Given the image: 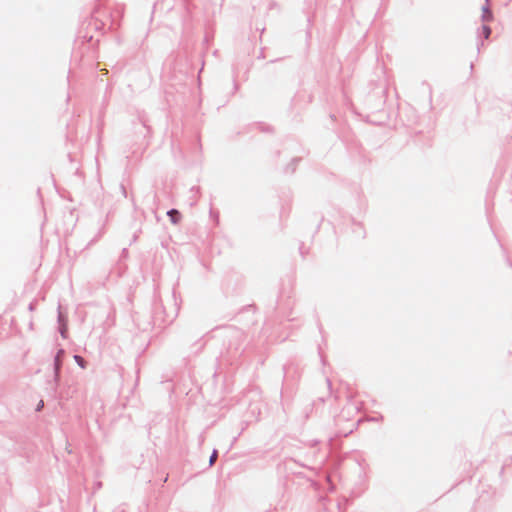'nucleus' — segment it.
<instances>
[{
    "mask_svg": "<svg viewBox=\"0 0 512 512\" xmlns=\"http://www.w3.org/2000/svg\"><path fill=\"white\" fill-rule=\"evenodd\" d=\"M64 353L63 349H60L57 354L54 357V372H55V379L57 380L59 377V370L61 366L60 357Z\"/></svg>",
    "mask_w": 512,
    "mask_h": 512,
    "instance_id": "nucleus-1",
    "label": "nucleus"
},
{
    "mask_svg": "<svg viewBox=\"0 0 512 512\" xmlns=\"http://www.w3.org/2000/svg\"><path fill=\"white\" fill-rule=\"evenodd\" d=\"M492 13L491 11L489 10V7L488 6H483L482 7V20L483 21H490L492 19Z\"/></svg>",
    "mask_w": 512,
    "mask_h": 512,
    "instance_id": "nucleus-2",
    "label": "nucleus"
},
{
    "mask_svg": "<svg viewBox=\"0 0 512 512\" xmlns=\"http://www.w3.org/2000/svg\"><path fill=\"white\" fill-rule=\"evenodd\" d=\"M167 215L170 217V220L173 224H176L178 222V215L179 212L176 209H171L167 212Z\"/></svg>",
    "mask_w": 512,
    "mask_h": 512,
    "instance_id": "nucleus-3",
    "label": "nucleus"
},
{
    "mask_svg": "<svg viewBox=\"0 0 512 512\" xmlns=\"http://www.w3.org/2000/svg\"><path fill=\"white\" fill-rule=\"evenodd\" d=\"M74 360H75V362L77 363V365L79 367L85 368V361H84V359L81 356L75 355L74 356Z\"/></svg>",
    "mask_w": 512,
    "mask_h": 512,
    "instance_id": "nucleus-4",
    "label": "nucleus"
},
{
    "mask_svg": "<svg viewBox=\"0 0 512 512\" xmlns=\"http://www.w3.org/2000/svg\"><path fill=\"white\" fill-rule=\"evenodd\" d=\"M482 31H483L484 37L487 39L490 36V33H491L490 27L487 26V25H483L482 26Z\"/></svg>",
    "mask_w": 512,
    "mask_h": 512,
    "instance_id": "nucleus-5",
    "label": "nucleus"
},
{
    "mask_svg": "<svg viewBox=\"0 0 512 512\" xmlns=\"http://www.w3.org/2000/svg\"><path fill=\"white\" fill-rule=\"evenodd\" d=\"M216 456H217V452H216V450H214V451H213V453H212V455H211V456H210V458H209V465H210V466L214 464L215 459H216Z\"/></svg>",
    "mask_w": 512,
    "mask_h": 512,
    "instance_id": "nucleus-6",
    "label": "nucleus"
},
{
    "mask_svg": "<svg viewBox=\"0 0 512 512\" xmlns=\"http://www.w3.org/2000/svg\"><path fill=\"white\" fill-rule=\"evenodd\" d=\"M65 329H66L65 325H62V327L60 328V334L63 338H65Z\"/></svg>",
    "mask_w": 512,
    "mask_h": 512,
    "instance_id": "nucleus-7",
    "label": "nucleus"
},
{
    "mask_svg": "<svg viewBox=\"0 0 512 512\" xmlns=\"http://www.w3.org/2000/svg\"><path fill=\"white\" fill-rule=\"evenodd\" d=\"M58 320H59V322H61V321H62V315H61V313H60V312H59V314H58Z\"/></svg>",
    "mask_w": 512,
    "mask_h": 512,
    "instance_id": "nucleus-8",
    "label": "nucleus"
},
{
    "mask_svg": "<svg viewBox=\"0 0 512 512\" xmlns=\"http://www.w3.org/2000/svg\"><path fill=\"white\" fill-rule=\"evenodd\" d=\"M43 407V402L41 401L40 404L38 405V410L41 409Z\"/></svg>",
    "mask_w": 512,
    "mask_h": 512,
    "instance_id": "nucleus-9",
    "label": "nucleus"
},
{
    "mask_svg": "<svg viewBox=\"0 0 512 512\" xmlns=\"http://www.w3.org/2000/svg\"><path fill=\"white\" fill-rule=\"evenodd\" d=\"M33 309H34L33 304H30V305H29V310H30V311H33Z\"/></svg>",
    "mask_w": 512,
    "mask_h": 512,
    "instance_id": "nucleus-10",
    "label": "nucleus"
}]
</instances>
